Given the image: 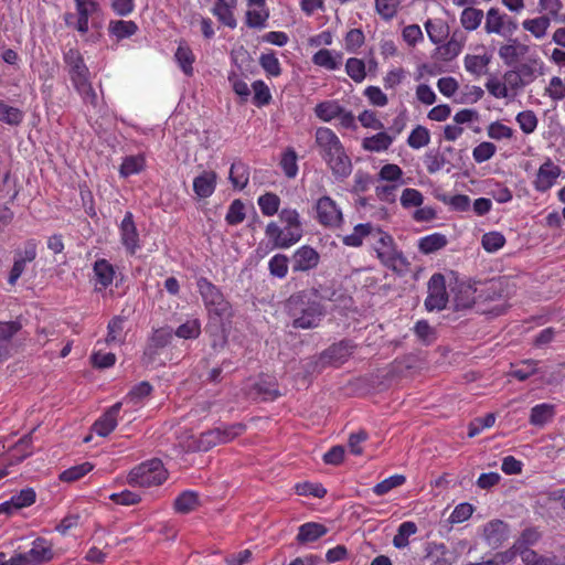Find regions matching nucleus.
Here are the masks:
<instances>
[{
    "instance_id": "79ce46f5",
    "label": "nucleus",
    "mask_w": 565,
    "mask_h": 565,
    "mask_svg": "<svg viewBox=\"0 0 565 565\" xmlns=\"http://www.w3.org/2000/svg\"><path fill=\"white\" fill-rule=\"evenodd\" d=\"M555 415V406L548 403L535 405L531 409L530 422L535 426H543Z\"/></svg>"
},
{
    "instance_id": "6e6d98bb",
    "label": "nucleus",
    "mask_w": 565,
    "mask_h": 565,
    "mask_svg": "<svg viewBox=\"0 0 565 565\" xmlns=\"http://www.w3.org/2000/svg\"><path fill=\"white\" fill-rule=\"evenodd\" d=\"M540 539V533L535 529H526L522 532L521 536L507 552H513V559L518 555V550L529 547L535 544Z\"/></svg>"
},
{
    "instance_id": "0e129e2a",
    "label": "nucleus",
    "mask_w": 565,
    "mask_h": 565,
    "mask_svg": "<svg viewBox=\"0 0 565 565\" xmlns=\"http://www.w3.org/2000/svg\"><path fill=\"white\" fill-rule=\"evenodd\" d=\"M495 423V415L493 413L487 414L484 417H478L473 419L468 427V436L470 438L476 437L482 430L490 428Z\"/></svg>"
},
{
    "instance_id": "1a4fd4ad",
    "label": "nucleus",
    "mask_w": 565,
    "mask_h": 565,
    "mask_svg": "<svg viewBox=\"0 0 565 565\" xmlns=\"http://www.w3.org/2000/svg\"><path fill=\"white\" fill-rule=\"evenodd\" d=\"M245 425L241 423L225 425L215 429L202 433L196 440L189 445V448L198 451H207L212 447L228 443L243 434Z\"/></svg>"
},
{
    "instance_id": "338daca9",
    "label": "nucleus",
    "mask_w": 565,
    "mask_h": 565,
    "mask_svg": "<svg viewBox=\"0 0 565 565\" xmlns=\"http://www.w3.org/2000/svg\"><path fill=\"white\" fill-rule=\"evenodd\" d=\"M545 94L555 102L565 98V78L553 76L550 78L548 85L545 88Z\"/></svg>"
},
{
    "instance_id": "864d4df0",
    "label": "nucleus",
    "mask_w": 565,
    "mask_h": 565,
    "mask_svg": "<svg viewBox=\"0 0 565 565\" xmlns=\"http://www.w3.org/2000/svg\"><path fill=\"white\" fill-rule=\"evenodd\" d=\"M24 114L21 109L10 106L0 99V121L17 126L23 120Z\"/></svg>"
},
{
    "instance_id": "bf43d9fd",
    "label": "nucleus",
    "mask_w": 565,
    "mask_h": 565,
    "mask_svg": "<svg viewBox=\"0 0 565 565\" xmlns=\"http://www.w3.org/2000/svg\"><path fill=\"white\" fill-rule=\"evenodd\" d=\"M430 141V135L427 128L417 126L408 136L407 143L413 149H420Z\"/></svg>"
},
{
    "instance_id": "9d476101",
    "label": "nucleus",
    "mask_w": 565,
    "mask_h": 565,
    "mask_svg": "<svg viewBox=\"0 0 565 565\" xmlns=\"http://www.w3.org/2000/svg\"><path fill=\"white\" fill-rule=\"evenodd\" d=\"M196 287L211 317L223 318L230 316L231 305L214 284L201 277L196 281Z\"/></svg>"
},
{
    "instance_id": "5fc2aeb1",
    "label": "nucleus",
    "mask_w": 565,
    "mask_h": 565,
    "mask_svg": "<svg viewBox=\"0 0 565 565\" xmlns=\"http://www.w3.org/2000/svg\"><path fill=\"white\" fill-rule=\"evenodd\" d=\"M252 88L254 92L253 102L256 106L262 107L266 106L271 100V93L269 90L268 85L262 81L257 79L252 84Z\"/></svg>"
},
{
    "instance_id": "6e6552de",
    "label": "nucleus",
    "mask_w": 565,
    "mask_h": 565,
    "mask_svg": "<svg viewBox=\"0 0 565 565\" xmlns=\"http://www.w3.org/2000/svg\"><path fill=\"white\" fill-rule=\"evenodd\" d=\"M313 113L322 122L339 120V128L356 130L358 125L353 113L343 107L337 99H326L318 103Z\"/></svg>"
},
{
    "instance_id": "8fccbe9b",
    "label": "nucleus",
    "mask_w": 565,
    "mask_h": 565,
    "mask_svg": "<svg viewBox=\"0 0 565 565\" xmlns=\"http://www.w3.org/2000/svg\"><path fill=\"white\" fill-rule=\"evenodd\" d=\"M260 212L265 216H274L280 206V199L277 194L267 192L257 199Z\"/></svg>"
},
{
    "instance_id": "3c124183",
    "label": "nucleus",
    "mask_w": 565,
    "mask_h": 565,
    "mask_svg": "<svg viewBox=\"0 0 565 565\" xmlns=\"http://www.w3.org/2000/svg\"><path fill=\"white\" fill-rule=\"evenodd\" d=\"M93 469L94 465L88 461H85L62 471L60 475V480L64 482H73L79 480L81 478L89 473Z\"/></svg>"
},
{
    "instance_id": "20e7f679",
    "label": "nucleus",
    "mask_w": 565,
    "mask_h": 565,
    "mask_svg": "<svg viewBox=\"0 0 565 565\" xmlns=\"http://www.w3.org/2000/svg\"><path fill=\"white\" fill-rule=\"evenodd\" d=\"M64 61L70 68L71 81L82 96L84 103L96 106L97 95L89 81V71L77 50L70 49L64 53Z\"/></svg>"
},
{
    "instance_id": "a18cd8bd",
    "label": "nucleus",
    "mask_w": 565,
    "mask_h": 565,
    "mask_svg": "<svg viewBox=\"0 0 565 565\" xmlns=\"http://www.w3.org/2000/svg\"><path fill=\"white\" fill-rule=\"evenodd\" d=\"M483 19V12L480 9L473 7L465 8L460 14V23L467 31L477 30Z\"/></svg>"
},
{
    "instance_id": "aec40b11",
    "label": "nucleus",
    "mask_w": 565,
    "mask_h": 565,
    "mask_svg": "<svg viewBox=\"0 0 565 565\" xmlns=\"http://www.w3.org/2000/svg\"><path fill=\"white\" fill-rule=\"evenodd\" d=\"M122 402H117L110 406L93 425L92 429L100 437H107L118 425L119 412Z\"/></svg>"
},
{
    "instance_id": "cd10ccee",
    "label": "nucleus",
    "mask_w": 565,
    "mask_h": 565,
    "mask_svg": "<svg viewBox=\"0 0 565 565\" xmlns=\"http://www.w3.org/2000/svg\"><path fill=\"white\" fill-rule=\"evenodd\" d=\"M236 1L237 0H216L212 9L217 20L230 29H235L237 25V21L234 17Z\"/></svg>"
},
{
    "instance_id": "f704fd0d",
    "label": "nucleus",
    "mask_w": 565,
    "mask_h": 565,
    "mask_svg": "<svg viewBox=\"0 0 565 565\" xmlns=\"http://www.w3.org/2000/svg\"><path fill=\"white\" fill-rule=\"evenodd\" d=\"M425 29L429 40L435 44L443 43L449 34V28L441 19H428Z\"/></svg>"
},
{
    "instance_id": "4468645a",
    "label": "nucleus",
    "mask_w": 565,
    "mask_h": 565,
    "mask_svg": "<svg viewBox=\"0 0 565 565\" xmlns=\"http://www.w3.org/2000/svg\"><path fill=\"white\" fill-rule=\"evenodd\" d=\"M448 295L444 275L434 274L428 281V295L425 307L428 311H440L446 308Z\"/></svg>"
},
{
    "instance_id": "423d86ee",
    "label": "nucleus",
    "mask_w": 565,
    "mask_h": 565,
    "mask_svg": "<svg viewBox=\"0 0 565 565\" xmlns=\"http://www.w3.org/2000/svg\"><path fill=\"white\" fill-rule=\"evenodd\" d=\"M498 54L505 65L512 67L523 64L534 67L541 62L535 47L520 42L518 39H509L499 47Z\"/></svg>"
},
{
    "instance_id": "c03bdc74",
    "label": "nucleus",
    "mask_w": 565,
    "mask_h": 565,
    "mask_svg": "<svg viewBox=\"0 0 565 565\" xmlns=\"http://www.w3.org/2000/svg\"><path fill=\"white\" fill-rule=\"evenodd\" d=\"M199 505V495L192 490L180 493L174 500V509L179 513H189Z\"/></svg>"
},
{
    "instance_id": "39448f33",
    "label": "nucleus",
    "mask_w": 565,
    "mask_h": 565,
    "mask_svg": "<svg viewBox=\"0 0 565 565\" xmlns=\"http://www.w3.org/2000/svg\"><path fill=\"white\" fill-rule=\"evenodd\" d=\"M370 244L376 253V257L385 267L398 270L407 266L408 263L402 250L397 248L392 235L380 227H375Z\"/></svg>"
},
{
    "instance_id": "0eeeda50",
    "label": "nucleus",
    "mask_w": 565,
    "mask_h": 565,
    "mask_svg": "<svg viewBox=\"0 0 565 565\" xmlns=\"http://www.w3.org/2000/svg\"><path fill=\"white\" fill-rule=\"evenodd\" d=\"M168 478V471L159 459L145 461L127 476V482L134 487H152L163 483Z\"/></svg>"
},
{
    "instance_id": "4be33fe9",
    "label": "nucleus",
    "mask_w": 565,
    "mask_h": 565,
    "mask_svg": "<svg viewBox=\"0 0 565 565\" xmlns=\"http://www.w3.org/2000/svg\"><path fill=\"white\" fill-rule=\"evenodd\" d=\"M216 183V172L204 170L193 179V191L199 199H206L214 193Z\"/></svg>"
},
{
    "instance_id": "680f3d73",
    "label": "nucleus",
    "mask_w": 565,
    "mask_h": 565,
    "mask_svg": "<svg viewBox=\"0 0 565 565\" xmlns=\"http://www.w3.org/2000/svg\"><path fill=\"white\" fill-rule=\"evenodd\" d=\"M399 201L404 209L419 207L424 203V195L416 189L406 188L403 190Z\"/></svg>"
},
{
    "instance_id": "4d7b16f0",
    "label": "nucleus",
    "mask_w": 565,
    "mask_h": 565,
    "mask_svg": "<svg viewBox=\"0 0 565 565\" xmlns=\"http://www.w3.org/2000/svg\"><path fill=\"white\" fill-rule=\"evenodd\" d=\"M270 275L277 278H285L288 274V257L284 254L274 255L268 262Z\"/></svg>"
},
{
    "instance_id": "dca6fc26",
    "label": "nucleus",
    "mask_w": 565,
    "mask_h": 565,
    "mask_svg": "<svg viewBox=\"0 0 565 565\" xmlns=\"http://www.w3.org/2000/svg\"><path fill=\"white\" fill-rule=\"evenodd\" d=\"M318 221L328 227H338L342 222V212L330 196H322L316 204Z\"/></svg>"
},
{
    "instance_id": "69168bd1",
    "label": "nucleus",
    "mask_w": 565,
    "mask_h": 565,
    "mask_svg": "<svg viewBox=\"0 0 565 565\" xmlns=\"http://www.w3.org/2000/svg\"><path fill=\"white\" fill-rule=\"evenodd\" d=\"M398 7L399 0H375V10L377 14L386 21L396 15Z\"/></svg>"
},
{
    "instance_id": "2f4dec72",
    "label": "nucleus",
    "mask_w": 565,
    "mask_h": 565,
    "mask_svg": "<svg viewBox=\"0 0 565 565\" xmlns=\"http://www.w3.org/2000/svg\"><path fill=\"white\" fill-rule=\"evenodd\" d=\"M328 533V529L316 522H308L299 526L297 541L301 544L316 542Z\"/></svg>"
},
{
    "instance_id": "ddd939ff",
    "label": "nucleus",
    "mask_w": 565,
    "mask_h": 565,
    "mask_svg": "<svg viewBox=\"0 0 565 565\" xmlns=\"http://www.w3.org/2000/svg\"><path fill=\"white\" fill-rule=\"evenodd\" d=\"M518 30V23L508 14L497 8H490L486 14L484 31L488 34H498L510 38Z\"/></svg>"
},
{
    "instance_id": "c756f323",
    "label": "nucleus",
    "mask_w": 565,
    "mask_h": 565,
    "mask_svg": "<svg viewBox=\"0 0 565 565\" xmlns=\"http://www.w3.org/2000/svg\"><path fill=\"white\" fill-rule=\"evenodd\" d=\"M353 345L348 341H341L331 345L324 353L322 354V359H324L328 363L340 365L353 353Z\"/></svg>"
},
{
    "instance_id": "2eb2a0df",
    "label": "nucleus",
    "mask_w": 565,
    "mask_h": 565,
    "mask_svg": "<svg viewBox=\"0 0 565 565\" xmlns=\"http://www.w3.org/2000/svg\"><path fill=\"white\" fill-rule=\"evenodd\" d=\"M247 10L245 13V23L250 29L262 30L267 26L270 11L267 0H246Z\"/></svg>"
},
{
    "instance_id": "5701e85b",
    "label": "nucleus",
    "mask_w": 565,
    "mask_h": 565,
    "mask_svg": "<svg viewBox=\"0 0 565 565\" xmlns=\"http://www.w3.org/2000/svg\"><path fill=\"white\" fill-rule=\"evenodd\" d=\"M455 292V306L457 309H467L473 306L477 299V288L475 282L471 281H458Z\"/></svg>"
},
{
    "instance_id": "7ed1b4c3",
    "label": "nucleus",
    "mask_w": 565,
    "mask_h": 565,
    "mask_svg": "<svg viewBox=\"0 0 565 565\" xmlns=\"http://www.w3.org/2000/svg\"><path fill=\"white\" fill-rule=\"evenodd\" d=\"M286 308L292 320V326L299 329L317 328L324 316L321 303L307 292L290 296Z\"/></svg>"
},
{
    "instance_id": "473e14b6",
    "label": "nucleus",
    "mask_w": 565,
    "mask_h": 565,
    "mask_svg": "<svg viewBox=\"0 0 565 565\" xmlns=\"http://www.w3.org/2000/svg\"><path fill=\"white\" fill-rule=\"evenodd\" d=\"M151 392L152 386L148 382H141L135 385L121 402L130 404L134 409H137L145 404Z\"/></svg>"
},
{
    "instance_id": "f8f14e48",
    "label": "nucleus",
    "mask_w": 565,
    "mask_h": 565,
    "mask_svg": "<svg viewBox=\"0 0 565 565\" xmlns=\"http://www.w3.org/2000/svg\"><path fill=\"white\" fill-rule=\"evenodd\" d=\"M563 177V169L551 158H546L534 173L531 184L536 192L546 193L555 186L559 178Z\"/></svg>"
},
{
    "instance_id": "4c0bfd02",
    "label": "nucleus",
    "mask_w": 565,
    "mask_h": 565,
    "mask_svg": "<svg viewBox=\"0 0 565 565\" xmlns=\"http://www.w3.org/2000/svg\"><path fill=\"white\" fill-rule=\"evenodd\" d=\"M447 243L448 239L444 234L433 233L419 238L418 249L423 254L428 255L444 248Z\"/></svg>"
},
{
    "instance_id": "052dcab7",
    "label": "nucleus",
    "mask_w": 565,
    "mask_h": 565,
    "mask_svg": "<svg viewBox=\"0 0 565 565\" xmlns=\"http://www.w3.org/2000/svg\"><path fill=\"white\" fill-rule=\"evenodd\" d=\"M406 481L405 476L403 475H394L391 476L383 481L379 482L373 487V492L376 495H384L388 493L391 490L404 484Z\"/></svg>"
},
{
    "instance_id": "58836bf2",
    "label": "nucleus",
    "mask_w": 565,
    "mask_h": 565,
    "mask_svg": "<svg viewBox=\"0 0 565 565\" xmlns=\"http://www.w3.org/2000/svg\"><path fill=\"white\" fill-rule=\"evenodd\" d=\"M551 25V18L547 15H541L533 19H526L522 22V26L525 31L530 32L535 39H543Z\"/></svg>"
},
{
    "instance_id": "c85d7f7f",
    "label": "nucleus",
    "mask_w": 565,
    "mask_h": 565,
    "mask_svg": "<svg viewBox=\"0 0 565 565\" xmlns=\"http://www.w3.org/2000/svg\"><path fill=\"white\" fill-rule=\"evenodd\" d=\"M375 227L371 223L358 224L354 226L352 233L345 235L342 239L343 244L350 247H359L366 238L369 243L372 239Z\"/></svg>"
},
{
    "instance_id": "13d9d810",
    "label": "nucleus",
    "mask_w": 565,
    "mask_h": 565,
    "mask_svg": "<svg viewBox=\"0 0 565 565\" xmlns=\"http://www.w3.org/2000/svg\"><path fill=\"white\" fill-rule=\"evenodd\" d=\"M515 120L520 126V129L526 135L534 132L539 124V119L533 110L520 111L516 115Z\"/></svg>"
},
{
    "instance_id": "e433bc0d",
    "label": "nucleus",
    "mask_w": 565,
    "mask_h": 565,
    "mask_svg": "<svg viewBox=\"0 0 565 565\" xmlns=\"http://www.w3.org/2000/svg\"><path fill=\"white\" fill-rule=\"evenodd\" d=\"M175 62L178 63L181 71L186 75L193 74V63L195 56L186 43L181 42L174 53Z\"/></svg>"
},
{
    "instance_id": "49530a36",
    "label": "nucleus",
    "mask_w": 565,
    "mask_h": 565,
    "mask_svg": "<svg viewBox=\"0 0 565 565\" xmlns=\"http://www.w3.org/2000/svg\"><path fill=\"white\" fill-rule=\"evenodd\" d=\"M230 181L235 189L243 190L249 181L248 167L243 162H234L230 170Z\"/></svg>"
},
{
    "instance_id": "72a5a7b5",
    "label": "nucleus",
    "mask_w": 565,
    "mask_h": 565,
    "mask_svg": "<svg viewBox=\"0 0 565 565\" xmlns=\"http://www.w3.org/2000/svg\"><path fill=\"white\" fill-rule=\"evenodd\" d=\"M137 31L138 25L131 20H115L110 21L108 25L110 36L115 38L117 41L128 39L136 34Z\"/></svg>"
},
{
    "instance_id": "ea45409f",
    "label": "nucleus",
    "mask_w": 565,
    "mask_h": 565,
    "mask_svg": "<svg viewBox=\"0 0 565 565\" xmlns=\"http://www.w3.org/2000/svg\"><path fill=\"white\" fill-rule=\"evenodd\" d=\"M35 491L31 488H26L13 495L9 501H6V503L9 504L8 510L10 514H13L22 508L32 505L35 502Z\"/></svg>"
},
{
    "instance_id": "c9c22d12",
    "label": "nucleus",
    "mask_w": 565,
    "mask_h": 565,
    "mask_svg": "<svg viewBox=\"0 0 565 565\" xmlns=\"http://www.w3.org/2000/svg\"><path fill=\"white\" fill-rule=\"evenodd\" d=\"M125 319L120 317L113 318L107 326L106 343L108 345H120L125 342Z\"/></svg>"
},
{
    "instance_id": "e2e57ef3",
    "label": "nucleus",
    "mask_w": 565,
    "mask_h": 565,
    "mask_svg": "<svg viewBox=\"0 0 565 565\" xmlns=\"http://www.w3.org/2000/svg\"><path fill=\"white\" fill-rule=\"evenodd\" d=\"M481 244L487 252L495 253L504 246L505 237L500 232H489L483 234Z\"/></svg>"
},
{
    "instance_id": "412c9836",
    "label": "nucleus",
    "mask_w": 565,
    "mask_h": 565,
    "mask_svg": "<svg viewBox=\"0 0 565 565\" xmlns=\"http://www.w3.org/2000/svg\"><path fill=\"white\" fill-rule=\"evenodd\" d=\"M320 260L319 253L311 246L303 245L292 255V270L308 271L318 266Z\"/></svg>"
},
{
    "instance_id": "603ef678",
    "label": "nucleus",
    "mask_w": 565,
    "mask_h": 565,
    "mask_svg": "<svg viewBox=\"0 0 565 565\" xmlns=\"http://www.w3.org/2000/svg\"><path fill=\"white\" fill-rule=\"evenodd\" d=\"M417 532V526L412 521L403 522L397 530L393 539V544L396 548H404L408 545L409 536L414 535Z\"/></svg>"
},
{
    "instance_id": "393cba45",
    "label": "nucleus",
    "mask_w": 565,
    "mask_h": 565,
    "mask_svg": "<svg viewBox=\"0 0 565 565\" xmlns=\"http://www.w3.org/2000/svg\"><path fill=\"white\" fill-rule=\"evenodd\" d=\"M343 54L339 51L321 49L312 55V63L328 71L340 70Z\"/></svg>"
},
{
    "instance_id": "6ab92c4d",
    "label": "nucleus",
    "mask_w": 565,
    "mask_h": 565,
    "mask_svg": "<svg viewBox=\"0 0 565 565\" xmlns=\"http://www.w3.org/2000/svg\"><path fill=\"white\" fill-rule=\"evenodd\" d=\"M482 535L487 544L498 548L510 536L509 525L501 520H492L483 525Z\"/></svg>"
},
{
    "instance_id": "f03ea898",
    "label": "nucleus",
    "mask_w": 565,
    "mask_h": 565,
    "mask_svg": "<svg viewBox=\"0 0 565 565\" xmlns=\"http://www.w3.org/2000/svg\"><path fill=\"white\" fill-rule=\"evenodd\" d=\"M282 227L276 222H270L265 228V236L271 244V248L286 249L297 244L302 235L300 214L296 209L285 207L279 212Z\"/></svg>"
},
{
    "instance_id": "f3484780",
    "label": "nucleus",
    "mask_w": 565,
    "mask_h": 565,
    "mask_svg": "<svg viewBox=\"0 0 565 565\" xmlns=\"http://www.w3.org/2000/svg\"><path fill=\"white\" fill-rule=\"evenodd\" d=\"M93 285L96 292L106 294L115 279V268L107 259H97L93 266Z\"/></svg>"
},
{
    "instance_id": "37998d69",
    "label": "nucleus",
    "mask_w": 565,
    "mask_h": 565,
    "mask_svg": "<svg viewBox=\"0 0 565 565\" xmlns=\"http://www.w3.org/2000/svg\"><path fill=\"white\" fill-rule=\"evenodd\" d=\"M258 63L269 77H278L282 73L279 58L273 51L262 53L258 58Z\"/></svg>"
},
{
    "instance_id": "f257e3e1",
    "label": "nucleus",
    "mask_w": 565,
    "mask_h": 565,
    "mask_svg": "<svg viewBox=\"0 0 565 565\" xmlns=\"http://www.w3.org/2000/svg\"><path fill=\"white\" fill-rule=\"evenodd\" d=\"M315 145L320 157L338 180L347 179L352 172V161L337 134L329 127H318Z\"/></svg>"
},
{
    "instance_id": "b1692460",
    "label": "nucleus",
    "mask_w": 565,
    "mask_h": 565,
    "mask_svg": "<svg viewBox=\"0 0 565 565\" xmlns=\"http://www.w3.org/2000/svg\"><path fill=\"white\" fill-rule=\"evenodd\" d=\"M516 68V71H509L504 74L503 81L507 83L509 92L523 87L534 78V68L530 65L523 64Z\"/></svg>"
},
{
    "instance_id": "a878e982",
    "label": "nucleus",
    "mask_w": 565,
    "mask_h": 565,
    "mask_svg": "<svg viewBox=\"0 0 565 565\" xmlns=\"http://www.w3.org/2000/svg\"><path fill=\"white\" fill-rule=\"evenodd\" d=\"M481 51L479 54H467L463 60L466 71L475 76L484 75L491 62V54L484 47Z\"/></svg>"
},
{
    "instance_id": "7c9ffc66",
    "label": "nucleus",
    "mask_w": 565,
    "mask_h": 565,
    "mask_svg": "<svg viewBox=\"0 0 565 565\" xmlns=\"http://www.w3.org/2000/svg\"><path fill=\"white\" fill-rule=\"evenodd\" d=\"M394 138L385 131H380L371 137H365L362 140V148L370 152L386 151L393 143Z\"/></svg>"
},
{
    "instance_id": "a211bd4d",
    "label": "nucleus",
    "mask_w": 565,
    "mask_h": 565,
    "mask_svg": "<svg viewBox=\"0 0 565 565\" xmlns=\"http://www.w3.org/2000/svg\"><path fill=\"white\" fill-rule=\"evenodd\" d=\"M120 241L127 252L135 254L139 249V234L131 212H126L119 225Z\"/></svg>"
},
{
    "instance_id": "774afa93",
    "label": "nucleus",
    "mask_w": 565,
    "mask_h": 565,
    "mask_svg": "<svg viewBox=\"0 0 565 565\" xmlns=\"http://www.w3.org/2000/svg\"><path fill=\"white\" fill-rule=\"evenodd\" d=\"M487 135L493 140L511 139L514 130L500 121H493L487 127Z\"/></svg>"
},
{
    "instance_id": "bb28decb",
    "label": "nucleus",
    "mask_w": 565,
    "mask_h": 565,
    "mask_svg": "<svg viewBox=\"0 0 565 565\" xmlns=\"http://www.w3.org/2000/svg\"><path fill=\"white\" fill-rule=\"evenodd\" d=\"M76 4L77 11V22L76 30L83 34L87 33L89 30V17L95 13L99 6L94 0H74Z\"/></svg>"
},
{
    "instance_id": "9b49d317",
    "label": "nucleus",
    "mask_w": 565,
    "mask_h": 565,
    "mask_svg": "<svg viewBox=\"0 0 565 565\" xmlns=\"http://www.w3.org/2000/svg\"><path fill=\"white\" fill-rule=\"evenodd\" d=\"M14 555L18 565H44L52 562L56 553L51 540L36 536L26 552Z\"/></svg>"
},
{
    "instance_id": "a19ab883",
    "label": "nucleus",
    "mask_w": 565,
    "mask_h": 565,
    "mask_svg": "<svg viewBox=\"0 0 565 565\" xmlns=\"http://www.w3.org/2000/svg\"><path fill=\"white\" fill-rule=\"evenodd\" d=\"M402 177L403 170L397 164H384L379 172V179L382 181L394 182L395 184L392 188H382V191L386 192L395 189L398 184H403L404 181L402 180ZM380 191L381 189L377 188V193H380Z\"/></svg>"
},
{
    "instance_id": "09e8293b",
    "label": "nucleus",
    "mask_w": 565,
    "mask_h": 565,
    "mask_svg": "<svg viewBox=\"0 0 565 565\" xmlns=\"http://www.w3.org/2000/svg\"><path fill=\"white\" fill-rule=\"evenodd\" d=\"M345 73L355 83H362L366 77V64L358 57H350L345 62Z\"/></svg>"
},
{
    "instance_id": "de8ad7c7",
    "label": "nucleus",
    "mask_w": 565,
    "mask_h": 565,
    "mask_svg": "<svg viewBox=\"0 0 565 565\" xmlns=\"http://www.w3.org/2000/svg\"><path fill=\"white\" fill-rule=\"evenodd\" d=\"M145 164L146 161L143 156H128L124 158L122 163L119 168V173L124 178L137 174L145 169Z\"/></svg>"
}]
</instances>
